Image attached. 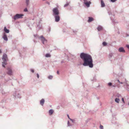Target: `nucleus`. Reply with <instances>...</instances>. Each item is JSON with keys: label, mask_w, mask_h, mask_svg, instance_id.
<instances>
[{"label": "nucleus", "mask_w": 129, "mask_h": 129, "mask_svg": "<svg viewBox=\"0 0 129 129\" xmlns=\"http://www.w3.org/2000/svg\"><path fill=\"white\" fill-rule=\"evenodd\" d=\"M55 18V20L56 22H59L60 19V17L59 15H56L55 16H53Z\"/></svg>", "instance_id": "6e6552de"}, {"label": "nucleus", "mask_w": 129, "mask_h": 129, "mask_svg": "<svg viewBox=\"0 0 129 129\" xmlns=\"http://www.w3.org/2000/svg\"><path fill=\"white\" fill-rule=\"evenodd\" d=\"M117 81L118 82H119V83L121 84H122L123 83L122 82H120L119 80H118Z\"/></svg>", "instance_id": "c9c22d12"}, {"label": "nucleus", "mask_w": 129, "mask_h": 129, "mask_svg": "<svg viewBox=\"0 0 129 129\" xmlns=\"http://www.w3.org/2000/svg\"><path fill=\"white\" fill-rule=\"evenodd\" d=\"M80 58L83 60V65L84 66H88L92 68L93 67V61L92 56L88 54L82 53L80 55Z\"/></svg>", "instance_id": "f257e3e1"}, {"label": "nucleus", "mask_w": 129, "mask_h": 129, "mask_svg": "<svg viewBox=\"0 0 129 129\" xmlns=\"http://www.w3.org/2000/svg\"><path fill=\"white\" fill-rule=\"evenodd\" d=\"M108 85L109 86H111L112 85V83L111 82H109L108 83Z\"/></svg>", "instance_id": "c756f323"}, {"label": "nucleus", "mask_w": 129, "mask_h": 129, "mask_svg": "<svg viewBox=\"0 0 129 129\" xmlns=\"http://www.w3.org/2000/svg\"><path fill=\"white\" fill-rule=\"evenodd\" d=\"M89 121V120L87 119V120L86 121V123H87Z\"/></svg>", "instance_id": "c03bdc74"}, {"label": "nucleus", "mask_w": 129, "mask_h": 129, "mask_svg": "<svg viewBox=\"0 0 129 129\" xmlns=\"http://www.w3.org/2000/svg\"><path fill=\"white\" fill-rule=\"evenodd\" d=\"M115 86H115V85H113L112 86L113 87H115Z\"/></svg>", "instance_id": "3c124183"}, {"label": "nucleus", "mask_w": 129, "mask_h": 129, "mask_svg": "<svg viewBox=\"0 0 129 129\" xmlns=\"http://www.w3.org/2000/svg\"><path fill=\"white\" fill-rule=\"evenodd\" d=\"M8 37H9L10 38H11L12 37V36L11 35H9V36H8Z\"/></svg>", "instance_id": "37998d69"}, {"label": "nucleus", "mask_w": 129, "mask_h": 129, "mask_svg": "<svg viewBox=\"0 0 129 129\" xmlns=\"http://www.w3.org/2000/svg\"><path fill=\"white\" fill-rule=\"evenodd\" d=\"M45 56L46 57H50L51 56V55L49 53H47L46 54Z\"/></svg>", "instance_id": "4be33fe9"}, {"label": "nucleus", "mask_w": 129, "mask_h": 129, "mask_svg": "<svg viewBox=\"0 0 129 129\" xmlns=\"http://www.w3.org/2000/svg\"><path fill=\"white\" fill-rule=\"evenodd\" d=\"M69 5V3L67 2L66 4H65L64 5V7H66L68 6Z\"/></svg>", "instance_id": "cd10ccee"}, {"label": "nucleus", "mask_w": 129, "mask_h": 129, "mask_svg": "<svg viewBox=\"0 0 129 129\" xmlns=\"http://www.w3.org/2000/svg\"><path fill=\"white\" fill-rule=\"evenodd\" d=\"M67 116H68V118L70 119H71V118H70V117L69 116V115L68 114L67 115Z\"/></svg>", "instance_id": "49530a36"}, {"label": "nucleus", "mask_w": 129, "mask_h": 129, "mask_svg": "<svg viewBox=\"0 0 129 129\" xmlns=\"http://www.w3.org/2000/svg\"><path fill=\"white\" fill-rule=\"evenodd\" d=\"M94 79L91 80V81H93V82L95 81H96L95 79L94 78Z\"/></svg>", "instance_id": "79ce46f5"}, {"label": "nucleus", "mask_w": 129, "mask_h": 129, "mask_svg": "<svg viewBox=\"0 0 129 129\" xmlns=\"http://www.w3.org/2000/svg\"><path fill=\"white\" fill-rule=\"evenodd\" d=\"M37 27H38L39 29H41V26L39 24H37Z\"/></svg>", "instance_id": "bb28decb"}, {"label": "nucleus", "mask_w": 129, "mask_h": 129, "mask_svg": "<svg viewBox=\"0 0 129 129\" xmlns=\"http://www.w3.org/2000/svg\"><path fill=\"white\" fill-rule=\"evenodd\" d=\"M3 38L4 40L5 41H7L8 40L7 36L5 33L4 34Z\"/></svg>", "instance_id": "f8f14e48"}, {"label": "nucleus", "mask_w": 129, "mask_h": 129, "mask_svg": "<svg viewBox=\"0 0 129 129\" xmlns=\"http://www.w3.org/2000/svg\"><path fill=\"white\" fill-rule=\"evenodd\" d=\"M125 81L127 82V81H126V79H125Z\"/></svg>", "instance_id": "5fc2aeb1"}, {"label": "nucleus", "mask_w": 129, "mask_h": 129, "mask_svg": "<svg viewBox=\"0 0 129 129\" xmlns=\"http://www.w3.org/2000/svg\"><path fill=\"white\" fill-rule=\"evenodd\" d=\"M93 20L94 19L93 18L91 17H88V22H90L93 21Z\"/></svg>", "instance_id": "dca6fc26"}, {"label": "nucleus", "mask_w": 129, "mask_h": 129, "mask_svg": "<svg viewBox=\"0 0 129 129\" xmlns=\"http://www.w3.org/2000/svg\"><path fill=\"white\" fill-rule=\"evenodd\" d=\"M13 95L15 99L17 98H21L19 92L16 90L14 92Z\"/></svg>", "instance_id": "20e7f679"}, {"label": "nucleus", "mask_w": 129, "mask_h": 129, "mask_svg": "<svg viewBox=\"0 0 129 129\" xmlns=\"http://www.w3.org/2000/svg\"><path fill=\"white\" fill-rule=\"evenodd\" d=\"M36 75H37V76L38 79H39V74L38 73H37L36 74Z\"/></svg>", "instance_id": "473e14b6"}, {"label": "nucleus", "mask_w": 129, "mask_h": 129, "mask_svg": "<svg viewBox=\"0 0 129 129\" xmlns=\"http://www.w3.org/2000/svg\"><path fill=\"white\" fill-rule=\"evenodd\" d=\"M70 120L72 121L73 123H74V119H70Z\"/></svg>", "instance_id": "f704fd0d"}, {"label": "nucleus", "mask_w": 129, "mask_h": 129, "mask_svg": "<svg viewBox=\"0 0 129 129\" xmlns=\"http://www.w3.org/2000/svg\"><path fill=\"white\" fill-rule=\"evenodd\" d=\"M39 39L41 41L42 43L43 44H44L47 42V40L45 38L43 35H41L39 37Z\"/></svg>", "instance_id": "0eeeda50"}, {"label": "nucleus", "mask_w": 129, "mask_h": 129, "mask_svg": "<svg viewBox=\"0 0 129 129\" xmlns=\"http://www.w3.org/2000/svg\"><path fill=\"white\" fill-rule=\"evenodd\" d=\"M53 110L52 109H50L49 111V114L50 115H51L53 113Z\"/></svg>", "instance_id": "f3484780"}, {"label": "nucleus", "mask_w": 129, "mask_h": 129, "mask_svg": "<svg viewBox=\"0 0 129 129\" xmlns=\"http://www.w3.org/2000/svg\"><path fill=\"white\" fill-rule=\"evenodd\" d=\"M117 96L118 97H121V95L119 94H118L117 95Z\"/></svg>", "instance_id": "72a5a7b5"}, {"label": "nucleus", "mask_w": 129, "mask_h": 129, "mask_svg": "<svg viewBox=\"0 0 129 129\" xmlns=\"http://www.w3.org/2000/svg\"><path fill=\"white\" fill-rule=\"evenodd\" d=\"M8 59L7 55L5 53H4L2 59L3 62H2V67L5 68V66L7 64V60Z\"/></svg>", "instance_id": "f03ea898"}, {"label": "nucleus", "mask_w": 129, "mask_h": 129, "mask_svg": "<svg viewBox=\"0 0 129 129\" xmlns=\"http://www.w3.org/2000/svg\"><path fill=\"white\" fill-rule=\"evenodd\" d=\"M28 11L27 9V8H25L24 10V11L26 12Z\"/></svg>", "instance_id": "7c9ffc66"}, {"label": "nucleus", "mask_w": 129, "mask_h": 129, "mask_svg": "<svg viewBox=\"0 0 129 129\" xmlns=\"http://www.w3.org/2000/svg\"><path fill=\"white\" fill-rule=\"evenodd\" d=\"M100 129H103V126L101 125H100Z\"/></svg>", "instance_id": "c85d7f7f"}, {"label": "nucleus", "mask_w": 129, "mask_h": 129, "mask_svg": "<svg viewBox=\"0 0 129 129\" xmlns=\"http://www.w3.org/2000/svg\"><path fill=\"white\" fill-rule=\"evenodd\" d=\"M77 32V31L76 30H73V32L74 33H76Z\"/></svg>", "instance_id": "4c0bfd02"}, {"label": "nucleus", "mask_w": 129, "mask_h": 129, "mask_svg": "<svg viewBox=\"0 0 129 129\" xmlns=\"http://www.w3.org/2000/svg\"><path fill=\"white\" fill-rule=\"evenodd\" d=\"M30 71L32 73H33L34 72V70L33 69H31L30 70Z\"/></svg>", "instance_id": "e433bc0d"}, {"label": "nucleus", "mask_w": 129, "mask_h": 129, "mask_svg": "<svg viewBox=\"0 0 129 129\" xmlns=\"http://www.w3.org/2000/svg\"><path fill=\"white\" fill-rule=\"evenodd\" d=\"M46 3H47V4H48V5H50V3H49V2H46Z\"/></svg>", "instance_id": "a18cd8bd"}, {"label": "nucleus", "mask_w": 129, "mask_h": 129, "mask_svg": "<svg viewBox=\"0 0 129 129\" xmlns=\"http://www.w3.org/2000/svg\"><path fill=\"white\" fill-rule=\"evenodd\" d=\"M40 22V21H39V24Z\"/></svg>", "instance_id": "864d4df0"}, {"label": "nucleus", "mask_w": 129, "mask_h": 129, "mask_svg": "<svg viewBox=\"0 0 129 129\" xmlns=\"http://www.w3.org/2000/svg\"><path fill=\"white\" fill-rule=\"evenodd\" d=\"M53 78V76L52 75H49L48 77V79L50 80H51Z\"/></svg>", "instance_id": "b1692460"}, {"label": "nucleus", "mask_w": 129, "mask_h": 129, "mask_svg": "<svg viewBox=\"0 0 129 129\" xmlns=\"http://www.w3.org/2000/svg\"><path fill=\"white\" fill-rule=\"evenodd\" d=\"M13 69L11 66H9L7 68V74L9 75H12L13 74Z\"/></svg>", "instance_id": "423d86ee"}, {"label": "nucleus", "mask_w": 129, "mask_h": 129, "mask_svg": "<svg viewBox=\"0 0 129 129\" xmlns=\"http://www.w3.org/2000/svg\"><path fill=\"white\" fill-rule=\"evenodd\" d=\"M114 53H109V57L110 58L112 56H113Z\"/></svg>", "instance_id": "aec40b11"}, {"label": "nucleus", "mask_w": 129, "mask_h": 129, "mask_svg": "<svg viewBox=\"0 0 129 129\" xmlns=\"http://www.w3.org/2000/svg\"><path fill=\"white\" fill-rule=\"evenodd\" d=\"M117 0H110L111 2L114 3L116 1H117Z\"/></svg>", "instance_id": "2f4dec72"}, {"label": "nucleus", "mask_w": 129, "mask_h": 129, "mask_svg": "<svg viewBox=\"0 0 129 129\" xmlns=\"http://www.w3.org/2000/svg\"><path fill=\"white\" fill-rule=\"evenodd\" d=\"M122 101L124 103H125V102H124V99H123V98H122Z\"/></svg>", "instance_id": "a19ab883"}, {"label": "nucleus", "mask_w": 129, "mask_h": 129, "mask_svg": "<svg viewBox=\"0 0 129 129\" xmlns=\"http://www.w3.org/2000/svg\"><path fill=\"white\" fill-rule=\"evenodd\" d=\"M108 14L110 16V15L111 16H110V18L111 20H112V23H113L114 24L115 23H118V22L117 21H116V20H115L114 19L112 18V14L110 12H109Z\"/></svg>", "instance_id": "1a4fd4ad"}, {"label": "nucleus", "mask_w": 129, "mask_h": 129, "mask_svg": "<svg viewBox=\"0 0 129 129\" xmlns=\"http://www.w3.org/2000/svg\"><path fill=\"white\" fill-rule=\"evenodd\" d=\"M118 51L120 52L124 53L125 52V50L123 47H120L118 49Z\"/></svg>", "instance_id": "9d476101"}, {"label": "nucleus", "mask_w": 129, "mask_h": 129, "mask_svg": "<svg viewBox=\"0 0 129 129\" xmlns=\"http://www.w3.org/2000/svg\"><path fill=\"white\" fill-rule=\"evenodd\" d=\"M25 2L26 5L27 6H28L29 5V0H26Z\"/></svg>", "instance_id": "412c9836"}, {"label": "nucleus", "mask_w": 129, "mask_h": 129, "mask_svg": "<svg viewBox=\"0 0 129 129\" xmlns=\"http://www.w3.org/2000/svg\"><path fill=\"white\" fill-rule=\"evenodd\" d=\"M119 101L120 100L118 98H116L115 99V102L117 103H119Z\"/></svg>", "instance_id": "5701e85b"}, {"label": "nucleus", "mask_w": 129, "mask_h": 129, "mask_svg": "<svg viewBox=\"0 0 129 129\" xmlns=\"http://www.w3.org/2000/svg\"><path fill=\"white\" fill-rule=\"evenodd\" d=\"M57 74H59V72H58V71H57Z\"/></svg>", "instance_id": "8fccbe9b"}, {"label": "nucleus", "mask_w": 129, "mask_h": 129, "mask_svg": "<svg viewBox=\"0 0 129 129\" xmlns=\"http://www.w3.org/2000/svg\"><path fill=\"white\" fill-rule=\"evenodd\" d=\"M4 31L7 33H8L9 32V29H7L6 27H5L4 28Z\"/></svg>", "instance_id": "a211bd4d"}, {"label": "nucleus", "mask_w": 129, "mask_h": 129, "mask_svg": "<svg viewBox=\"0 0 129 129\" xmlns=\"http://www.w3.org/2000/svg\"><path fill=\"white\" fill-rule=\"evenodd\" d=\"M2 94H5V92H4V91L3 90L2 91Z\"/></svg>", "instance_id": "ea45409f"}, {"label": "nucleus", "mask_w": 129, "mask_h": 129, "mask_svg": "<svg viewBox=\"0 0 129 129\" xmlns=\"http://www.w3.org/2000/svg\"><path fill=\"white\" fill-rule=\"evenodd\" d=\"M128 105H129V102L128 103Z\"/></svg>", "instance_id": "6e6d98bb"}, {"label": "nucleus", "mask_w": 129, "mask_h": 129, "mask_svg": "<svg viewBox=\"0 0 129 129\" xmlns=\"http://www.w3.org/2000/svg\"><path fill=\"white\" fill-rule=\"evenodd\" d=\"M45 102V100L44 99H42L40 101V104L42 106H43Z\"/></svg>", "instance_id": "2eb2a0df"}, {"label": "nucleus", "mask_w": 129, "mask_h": 129, "mask_svg": "<svg viewBox=\"0 0 129 129\" xmlns=\"http://www.w3.org/2000/svg\"><path fill=\"white\" fill-rule=\"evenodd\" d=\"M83 3L84 4V3L85 2H88L87 0H83Z\"/></svg>", "instance_id": "58836bf2"}, {"label": "nucleus", "mask_w": 129, "mask_h": 129, "mask_svg": "<svg viewBox=\"0 0 129 129\" xmlns=\"http://www.w3.org/2000/svg\"><path fill=\"white\" fill-rule=\"evenodd\" d=\"M72 125V124H70V122L69 121H68V126H70Z\"/></svg>", "instance_id": "393cba45"}, {"label": "nucleus", "mask_w": 129, "mask_h": 129, "mask_svg": "<svg viewBox=\"0 0 129 129\" xmlns=\"http://www.w3.org/2000/svg\"><path fill=\"white\" fill-rule=\"evenodd\" d=\"M34 18H33V19H32V20H34Z\"/></svg>", "instance_id": "4d7b16f0"}, {"label": "nucleus", "mask_w": 129, "mask_h": 129, "mask_svg": "<svg viewBox=\"0 0 129 129\" xmlns=\"http://www.w3.org/2000/svg\"><path fill=\"white\" fill-rule=\"evenodd\" d=\"M91 4V2L90 1L87 2H85L84 3V4L87 6V7H89L90 6V4Z\"/></svg>", "instance_id": "ddd939ff"}, {"label": "nucleus", "mask_w": 129, "mask_h": 129, "mask_svg": "<svg viewBox=\"0 0 129 129\" xmlns=\"http://www.w3.org/2000/svg\"><path fill=\"white\" fill-rule=\"evenodd\" d=\"M2 53V51L1 49H0V53Z\"/></svg>", "instance_id": "09e8293b"}, {"label": "nucleus", "mask_w": 129, "mask_h": 129, "mask_svg": "<svg viewBox=\"0 0 129 129\" xmlns=\"http://www.w3.org/2000/svg\"><path fill=\"white\" fill-rule=\"evenodd\" d=\"M53 16L57 15L59 14V12L57 8H53L52 10Z\"/></svg>", "instance_id": "39448f33"}, {"label": "nucleus", "mask_w": 129, "mask_h": 129, "mask_svg": "<svg viewBox=\"0 0 129 129\" xmlns=\"http://www.w3.org/2000/svg\"><path fill=\"white\" fill-rule=\"evenodd\" d=\"M49 31H50V28H49Z\"/></svg>", "instance_id": "603ef678"}, {"label": "nucleus", "mask_w": 129, "mask_h": 129, "mask_svg": "<svg viewBox=\"0 0 129 129\" xmlns=\"http://www.w3.org/2000/svg\"><path fill=\"white\" fill-rule=\"evenodd\" d=\"M97 29L98 30V31H100L101 30H103V27L102 26L99 25L97 27Z\"/></svg>", "instance_id": "9b49d317"}, {"label": "nucleus", "mask_w": 129, "mask_h": 129, "mask_svg": "<svg viewBox=\"0 0 129 129\" xmlns=\"http://www.w3.org/2000/svg\"><path fill=\"white\" fill-rule=\"evenodd\" d=\"M64 62L63 61V60H62L61 61V63H63Z\"/></svg>", "instance_id": "de8ad7c7"}, {"label": "nucleus", "mask_w": 129, "mask_h": 129, "mask_svg": "<svg viewBox=\"0 0 129 129\" xmlns=\"http://www.w3.org/2000/svg\"><path fill=\"white\" fill-rule=\"evenodd\" d=\"M34 37L35 39L38 38L39 39V37H40L39 35H38L37 34H34Z\"/></svg>", "instance_id": "6ab92c4d"}, {"label": "nucleus", "mask_w": 129, "mask_h": 129, "mask_svg": "<svg viewBox=\"0 0 129 129\" xmlns=\"http://www.w3.org/2000/svg\"><path fill=\"white\" fill-rule=\"evenodd\" d=\"M23 16L24 15L23 14H17L14 16L12 17V18L14 20H15L18 19L22 18Z\"/></svg>", "instance_id": "7ed1b4c3"}, {"label": "nucleus", "mask_w": 129, "mask_h": 129, "mask_svg": "<svg viewBox=\"0 0 129 129\" xmlns=\"http://www.w3.org/2000/svg\"><path fill=\"white\" fill-rule=\"evenodd\" d=\"M100 1L101 7L102 8L104 7L105 6V5L103 0H102Z\"/></svg>", "instance_id": "4468645a"}, {"label": "nucleus", "mask_w": 129, "mask_h": 129, "mask_svg": "<svg viewBox=\"0 0 129 129\" xmlns=\"http://www.w3.org/2000/svg\"><path fill=\"white\" fill-rule=\"evenodd\" d=\"M102 44L104 46H105L107 45V43L106 42H104L102 43Z\"/></svg>", "instance_id": "a878e982"}]
</instances>
